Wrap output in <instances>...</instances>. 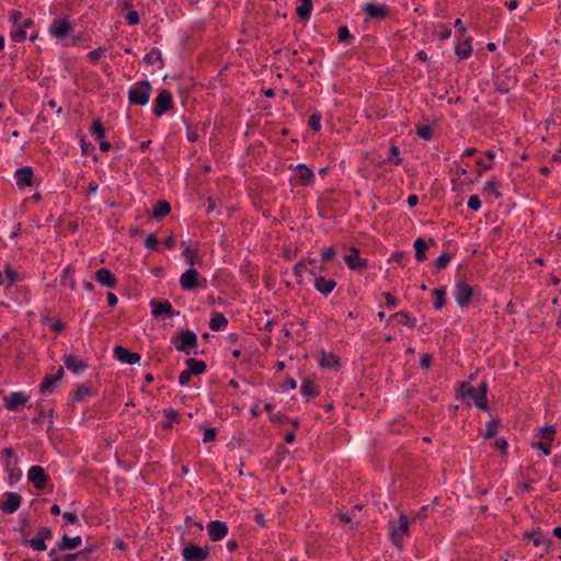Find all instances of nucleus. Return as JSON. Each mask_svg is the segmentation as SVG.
Returning <instances> with one entry per match:
<instances>
[{"label": "nucleus", "mask_w": 561, "mask_h": 561, "mask_svg": "<svg viewBox=\"0 0 561 561\" xmlns=\"http://www.w3.org/2000/svg\"><path fill=\"white\" fill-rule=\"evenodd\" d=\"M486 392L488 386L484 382L478 388L472 387L468 382H462L458 389L457 398L467 400L468 404L470 403V400H472L477 408L488 410Z\"/></svg>", "instance_id": "f257e3e1"}, {"label": "nucleus", "mask_w": 561, "mask_h": 561, "mask_svg": "<svg viewBox=\"0 0 561 561\" xmlns=\"http://www.w3.org/2000/svg\"><path fill=\"white\" fill-rule=\"evenodd\" d=\"M171 342L178 351L186 355L197 354V335L191 330H182L179 335L172 337Z\"/></svg>", "instance_id": "f03ea898"}, {"label": "nucleus", "mask_w": 561, "mask_h": 561, "mask_svg": "<svg viewBox=\"0 0 561 561\" xmlns=\"http://www.w3.org/2000/svg\"><path fill=\"white\" fill-rule=\"evenodd\" d=\"M151 84L148 81L135 83L128 91L129 103L135 105H146L150 99Z\"/></svg>", "instance_id": "7ed1b4c3"}, {"label": "nucleus", "mask_w": 561, "mask_h": 561, "mask_svg": "<svg viewBox=\"0 0 561 561\" xmlns=\"http://www.w3.org/2000/svg\"><path fill=\"white\" fill-rule=\"evenodd\" d=\"M409 533V519L403 513L400 514L398 524L390 522V537L396 547L402 548L403 537Z\"/></svg>", "instance_id": "20e7f679"}, {"label": "nucleus", "mask_w": 561, "mask_h": 561, "mask_svg": "<svg viewBox=\"0 0 561 561\" xmlns=\"http://www.w3.org/2000/svg\"><path fill=\"white\" fill-rule=\"evenodd\" d=\"M182 556L184 561H205L209 557V549L190 543L183 548Z\"/></svg>", "instance_id": "39448f33"}, {"label": "nucleus", "mask_w": 561, "mask_h": 561, "mask_svg": "<svg viewBox=\"0 0 561 561\" xmlns=\"http://www.w3.org/2000/svg\"><path fill=\"white\" fill-rule=\"evenodd\" d=\"M173 106L172 94L169 90H162L154 100L153 113L156 116H162Z\"/></svg>", "instance_id": "423d86ee"}, {"label": "nucleus", "mask_w": 561, "mask_h": 561, "mask_svg": "<svg viewBox=\"0 0 561 561\" xmlns=\"http://www.w3.org/2000/svg\"><path fill=\"white\" fill-rule=\"evenodd\" d=\"M473 288L465 282H459L455 287V299L460 307H467L472 298Z\"/></svg>", "instance_id": "0eeeda50"}, {"label": "nucleus", "mask_w": 561, "mask_h": 561, "mask_svg": "<svg viewBox=\"0 0 561 561\" xmlns=\"http://www.w3.org/2000/svg\"><path fill=\"white\" fill-rule=\"evenodd\" d=\"M27 479L37 490H43L48 481V477L41 466H32L27 472Z\"/></svg>", "instance_id": "6e6552de"}, {"label": "nucleus", "mask_w": 561, "mask_h": 561, "mask_svg": "<svg viewBox=\"0 0 561 561\" xmlns=\"http://www.w3.org/2000/svg\"><path fill=\"white\" fill-rule=\"evenodd\" d=\"M525 538L531 540L533 545L540 549V557H542L545 553H548L551 541L541 531L533 530L530 533H526Z\"/></svg>", "instance_id": "1a4fd4ad"}, {"label": "nucleus", "mask_w": 561, "mask_h": 561, "mask_svg": "<svg viewBox=\"0 0 561 561\" xmlns=\"http://www.w3.org/2000/svg\"><path fill=\"white\" fill-rule=\"evenodd\" d=\"M180 285L184 290H193L199 287L197 271L193 267L185 271L180 277Z\"/></svg>", "instance_id": "9d476101"}, {"label": "nucleus", "mask_w": 561, "mask_h": 561, "mask_svg": "<svg viewBox=\"0 0 561 561\" xmlns=\"http://www.w3.org/2000/svg\"><path fill=\"white\" fill-rule=\"evenodd\" d=\"M207 530L213 541H219L224 539L228 534V527L226 523L219 520H213L207 525Z\"/></svg>", "instance_id": "9b49d317"}, {"label": "nucleus", "mask_w": 561, "mask_h": 561, "mask_svg": "<svg viewBox=\"0 0 561 561\" xmlns=\"http://www.w3.org/2000/svg\"><path fill=\"white\" fill-rule=\"evenodd\" d=\"M21 500L22 497L18 493L8 492L5 493V499L1 501L0 507L3 512L12 514L20 507Z\"/></svg>", "instance_id": "f8f14e48"}, {"label": "nucleus", "mask_w": 561, "mask_h": 561, "mask_svg": "<svg viewBox=\"0 0 561 561\" xmlns=\"http://www.w3.org/2000/svg\"><path fill=\"white\" fill-rule=\"evenodd\" d=\"M95 280L106 287V288H111V289H114L117 285V278L115 277V275L107 268H100L95 272V276H94Z\"/></svg>", "instance_id": "ddd939ff"}, {"label": "nucleus", "mask_w": 561, "mask_h": 561, "mask_svg": "<svg viewBox=\"0 0 561 561\" xmlns=\"http://www.w3.org/2000/svg\"><path fill=\"white\" fill-rule=\"evenodd\" d=\"M150 305L154 317L165 314L168 318H173L175 314H179V312L173 310L172 305L168 300H151Z\"/></svg>", "instance_id": "4468645a"}, {"label": "nucleus", "mask_w": 561, "mask_h": 561, "mask_svg": "<svg viewBox=\"0 0 561 561\" xmlns=\"http://www.w3.org/2000/svg\"><path fill=\"white\" fill-rule=\"evenodd\" d=\"M114 355L119 362L127 363L129 365H134L140 360V355L138 353L130 352L121 345L114 347Z\"/></svg>", "instance_id": "2eb2a0df"}, {"label": "nucleus", "mask_w": 561, "mask_h": 561, "mask_svg": "<svg viewBox=\"0 0 561 561\" xmlns=\"http://www.w3.org/2000/svg\"><path fill=\"white\" fill-rule=\"evenodd\" d=\"M365 13L374 20H383L388 15V7L386 4L366 3L364 7Z\"/></svg>", "instance_id": "dca6fc26"}, {"label": "nucleus", "mask_w": 561, "mask_h": 561, "mask_svg": "<svg viewBox=\"0 0 561 561\" xmlns=\"http://www.w3.org/2000/svg\"><path fill=\"white\" fill-rule=\"evenodd\" d=\"M15 181H16V184L19 187H24V186H32L34 183H33V179H34V173H33V170L32 168L30 167H24V168H20L15 171Z\"/></svg>", "instance_id": "f3484780"}, {"label": "nucleus", "mask_w": 561, "mask_h": 561, "mask_svg": "<svg viewBox=\"0 0 561 561\" xmlns=\"http://www.w3.org/2000/svg\"><path fill=\"white\" fill-rule=\"evenodd\" d=\"M344 261L351 270H362L367 266V261L359 257L358 250L355 248L344 255Z\"/></svg>", "instance_id": "a211bd4d"}, {"label": "nucleus", "mask_w": 561, "mask_h": 561, "mask_svg": "<svg viewBox=\"0 0 561 561\" xmlns=\"http://www.w3.org/2000/svg\"><path fill=\"white\" fill-rule=\"evenodd\" d=\"M62 362L66 368L75 374L82 373L88 368V364L75 355H65Z\"/></svg>", "instance_id": "6ab92c4d"}, {"label": "nucleus", "mask_w": 561, "mask_h": 561, "mask_svg": "<svg viewBox=\"0 0 561 561\" xmlns=\"http://www.w3.org/2000/svg\"><path fill=\"white\" fill-rule=\"evenodd\" d=\"M314 288L322 295H330L336 286L335 280L325 278L323 276H316L313 278Z\"/></svg>", "instance_id": "aec40b11"}, {"label": "nucleus", "mask_w": 561, "mask_h": 561, "mask_svg": "<svg viewBox=\"0 0 561 561\" xmlns=\"http://www.w3.org/2000/svg\"><path fill=\"white\" fill-rule=\"evenodd\" d=\"M70 23L68 20H54L49 26L50 33L57 38H64L70 32Z\"/></svg>", "instance_id": "412c9836"}, {"label": "nucleus", "mask_w": 561, "mask_h": 561, "mask_svg": "<svg viewBox=\"0 0 561 561\" xmlns=\"http://www.w3.org/2000/svg\"><path fill=\"white\" fill-rule=\"evenodd\" d=\"M4 400V407L10 411H15L20 405H23L27 401V397L22 392H12Z\"/></svg>", "instance_id": "4be33fe9"}, {"label": "nucleus", "mask_w": 561, "mask_h": 561, "mask_svg": "<svg viewBox=\"0 0 561 561\" xmlns=\"http://www.w3.org/2000/svg\"><path fill=\"white\" fill-rule=\"evenodd\" d=\"M62 376H64V369H62V367H59L57 374H55L53 376L45 377V379L43 380V382L41 385V391L42 392H45V391L51 392L54 387L62 378Z\"/></svg>", "instance_id": "5701e85b"}, {"label": "nucleus", "mask_w": 561, "mask_h": 561, "mask_svg": "<svg viewBox=\"0 0 561 561\" xmlns=\"http://www.w3.org/2000/svg\"><path fill=\"white\" fill-rule=\"evenodd\" d=\"M4 470L8 472L9 481L11 484L18 482L21 478V471L18 468V459L4 460Z\"/></svg>", "instance_id": "b1692460"}, {"label": "nucleus", "mask_w": 561, "mask_h": 561, "mask_svg": "<svg viewBox=\"0 0 561 561\" xmlns=\"http://www.w3.org/2000/svg\"><path fill=\"white\" fill-rule=\"evenodd\" d=\"M82 540L80 536L69 537L68 535H64L61 541L58 543V549L61 551L72 550L78 548Z\"/></svg>", "instance_id": "393cba45"}, {"label": "nucleus", "mask_w": 561, "mask_h": 561, "mask_svg": "<svg viewBox=\"0 0 561 561\" xmlns=\"http://www.w3.org/2000/svg\"><path fill=\"white\" fill-rule=\"evenodd\" d=\"M296 176L298 178L301 185H308L313 178V172L305 164H299L296 168Z\"/></svg>", "instance_id": "a878e982"}, {"label": "nucleus", "mask_w": 561, "mask_h": 561, "mask_svg": "<svg viewBox=\"0 0 561 561\" xmlns=\"http://www.w3.org/2000/svg\"><path fill=\"white\" fill-rule=\"evenodd\" d=\"M171 211V206L167 201H159L152 210L151 216L156 219H162Z\"/></svg>", "instance_id": "bb28decb"}, {"label": "nucleus", "mask_w": 561, "mask_h": 561, "mask_svg": "<svg viewBox=\"0 0 561 561\" xmlns=\"http://www.w3.org/2000/svg\"><path fill=\"white\" fill-rule=\"evenodd\" d=\"M415 250V260L417 262H424L426 257L427 243L422 238H417L413 243Z\"/></svg>", "instance_id": "cd10ccee"}, {"label": "nucleus", "mask_w": 561, "mask_h": 561, "mask_svg": "<svg viewBox=\"0 0 561 561\" xmlns=\"http://www.w3.org/2000/svg\"><path fill=\"white\" fill-rule=\"evenodd\" d=\"M228 325L227 318L220 313L217 312L213 316V318L209 321V327L213 331H221Z\"/></svg>", "instance_id": "c85d7f7f"}, {"label": "nucleus", "mask_w": 561, "mask_h": 561, "mask_svg": "<svg viewBox=\"0 0 561 561\" xmlns=\"http://www.w3.org/2000/svg\"><path fill=\"white\" fill-rule=\"evenodd\" d=\"M301 393L307 398H312L319 394V388L312 380L305 379L301 385Z\"/></svg>", "instance_id": "c756f323"}, {"label": "nucleus", "mask_w": 561, "mask_h": 561, "mask_svg": "<svg viewBox=\"0 0 561 561\" xmlns=\"http://www.w3.org/2000/svg\"><path fill=\"white\" fill-rule=\"evenodd\" d=\"M187 370L192 375H199L206 370V363L203 360H196L194 358H188L186 360Z\"/></svg>", "instance_id": "7c9ffc66"}, {"label": "nucleus", "mask_w": 561, "mask_h": 561, "mask_svg": "<svg viewBox=\"0 0 561 561\" xmlns=\"http://www.w3.org/2000/svg\"><path fill=\"white\" fill-rule=\"evenodd\" d=\"M432 295L434 297V308L437 310L444 308L446 305V289L435 288L432 290Z\"/></svg>", "instance_id": "2f4dec72"}, {"label": "nucleus", "mask_w": 561, "mask_h": 561, "mask_svg": "<svg viewBox=\"0 0 561 561\" xmlns=\"http://www.w3.org/2000/svg\"><path fill=\"white\" fill-rule=\"evenodd\" d=\"M472 53L471 38L465 39L456 46V54L461 58H468Z\"/></svg>", "instance_id": "473e14b6"}, {"label": "nucleus", "mask_w": 561, "mask_h": 561, "mask_svg": "<svg viewBox=\"0 0 561 561\" xmlns=\"http://www.w3.org/2000/svg\"><path fill=\"white\" fill-rule=\"evenodd\" d=\"M296 11L299 18H301L302 20H308L312 11V1L300 0V4L297 7Z\"/></svg>", "instance_id": "72a5a7b5"}, {"label": "nucleus", "mask_w": 561, "mask_h": 561, "mask_svg": "<svg viewBox=\"0 0 561 561\" xmlns=\"http://www.w3.org/2000/svg\"><path fill=\"white\" fill-rule=\"evenodd\" d=\"M181 248L183 249V256L185 257L186 262L193 266L195 265L196 256H197V250L191 249L186 241L181 242Z\"/></svg>", "instance_id": "f704fd0d"}, {"label": "nucleus", "mask_w": 561, "mask_h": 561, "mask_svg": "<svg viewBox=\"0 0 561 561\" xmlns=\"http://www.w3.org/2000/svg\"><path fill=\"white\" fill-rule=\"evenodd\" d=\"M314 259H304L294 266V274L298 283H301L302 273L307 270V265L313 264Z\"/></svg>", "instance_id": "c9c22d12"}, {"label": "nucleus", "mask_w": 561, "mask_h": 561, "mask_svg": "<svg viewBox=\"0 0 561 561\" xmlns=\"http://www.w3.org/2000/svg\"><path fill=\"white\" fill-rule=\"evenodd\" d=\"M392 317L396 318L400 324L409 325L412 328L415 327L416 319L411 318L405 311L396 312Z\"/></svg>", "instance_id": "e433bc0d"}, {"label": "nucleus", "mask_w": 561, "mask_h": 561, "mask_svg": "<svg viewBox=\"0 0 561 561\" xmlns=\"http://www.w3.org/2000/svg\"><path fill=\"white\" fill-rule=\"evenodd\" d=\"M91 394V386L89 382H84L77 388L73 400L82 401L85 397Z\"/></svg>", "instance_id": "4c0bfd02"}, {"label": "nucleus", "mask_w": 561, "mask_h": 561, "mask_svg": "<svg viewBox=\"0 0 561 561\" xmlns=\"http://www.w3.org/2000/svg\"><path fill=\"white\" fill-rule=\"evenodd\" d=\"M499 426H500L499 420L492 419L491 421H489V423L486 425L485 433H484V438L490 439V438L495 437L499 432Z\"/></svg>", "instance_id": "58836bf2"}, {"label": "nucleus", "mask_w": 561, "mask_h": 561, "mask_svg": "<svg viewBox=\"0 0 561 561\" xmlns=\"http://www.w3.org/2000/svg\"><path fill=\"white\" fill-rule=\"evenodd\" d=\"M319 363L321 367L329 368L337 364V358L332 354L322 352Z\"/></svg>", "instance_id": "ea45409f"}, {"label": "nucleus", "mask_w": 561, "mask_h": 561, "mask_svg": "<svg viewBox=\"0 0 561 561\" xmlns=\"http://www.w3.org/2000/svg\"><path fill=\"white\" fill-rule=\"evenodd\" d=\"M91 134L96 140H101L105 137V127L100 121H94L91 126Z\"/></svg>", "instance_id": "a19ab883"}, {"label": "nucleus", "mask_w": 561, "mask_h": 561, "mask_svg": "<svg viewBox=\"0 0 561 561\" xmlns=\"http://www.w3.org/2000/svg\"><path fill=\"white\" fill-rule=\"evenodd\" d=\"M144 61L147 65H153L157 61L162 62L161 51L158 48H152L145 57Z\"/></svg>", "instance_id": "79ce46f5"}, {"label": "nucleus", "mask_w": 561, "mask_h": 561, "mask_svg": "<svg viewBox=\"0 0 561 561\" xmlns=\"http://www.w3.org/2000/svg\"><path fill=\"white\" fill-rule=\"evenodd\" d=\"M23 545H28V546H31L36 551L46 550L45 541L41 537H38L37 535L34 538L30 539V540H24Z\"/></svg>", "instance_id": "37998d69"}, {"label": "nucleus", "mask_w": 561, "mask_h": 561, "mask_svg": "<svg viewBox=\"0 0 561 561\" xmlns=\"http://www.w3.org/2000/svg\"><path fill=\"white\" fill-rule=\"evenodd\" d=\"M556 435V428L552 425H547L539 430V438L552 442Z\"/></svg>", "instance_id": "c03bdc74"}, {"label": "nucleus", "mask_w": 561, "mask_h": 561, "mask_svg": "<svg viewBox=\"0 0 561 561\" xmlns=\"http://www.w3.org/2000/svg\"><path fill=\"white\" fill-rule=\"evenodd\" d=\"M165 413V416L168 419V421L165 423H163V426L165 428H170L172 426V423H179L180 421V414L178 411L173 410V409H170V410H165L164 411Z\"/></svg>", "instance_id": "a18cd8bd"}, {"label": "nucleus", "mask_w": 561, "mask_h": 561, "mask_svg": "<svg viewBox=\"0 0 561 561\" xmlns=\"http://www.w3.org/2000/svg\"><path fill=\"white\" fill-rule=\"evenodd\" d=\"M73 272L75 271L70 265L65 268L61 278L62 285L69 286L70 288H75V280L72 279Z\"/></svg>", "instance_id": "49530a36"}, {"label": "nucleus", "mask_w": 561, "mask_h": 561, "mask_svg": "<svg viewBox=\"0 0 561 561\" xmlns=\"http://www.w3.org/2000/svg\"><path fill=\"white\" fill-rule=\"evenodd\" d=\"M11 38L14 42H23L26 38V30L21 25H16L11 32Z\"/></svg>", "instance_id": "de8ad7c7"}, {"label": "nucleus", "mask_w": 561, "mask_h": 561, "mask_svg": "<svg viewBox=\"0 0 561 561\" xmlns=\"http://www.w3.org/2000/svg\"><path fill=\"white\" fill-rule=\"evenodd\" d=\"M56 553V550L53 549L50 552H49V556L53 557V560L51 561H75L82 552H77V553H70V554H65L62 557H59V556H55Z\"/></svg>", "instance_id": "09e8293b"}, {"label": "nucleus", "mask_w": 561, "mask_h": 561, "mask_svg": "<svg viewBox=\"0 0 561 561\" xmlns=\"http://www.w3.org/2000/svg\"><path fill=\"white\" fill-rule=\"evenodd\" d=\"M416 133L421 138L425 140H430L433 136V129L428 125L419 126Z\"/></svg>", "instance_id": "8fccbe9b"}, {"label": "nucleus", "mask_w": 561, "mask_h": 561, "mask_svg": "<svg viewBox=\"0 0 561 561\" xmlns=\"http://www.w3.org/2000/svg\"><path fill=\"white\" fill-rule=\"evenodd\" d=\"M450 262V255L447 253H443L435 261V266L437 270L445 268Z\"/></svg>", "instance_id": "3c124183"}, {"label": "nucleus", "mask_w": 561, "mask_h": 561, "mask_svg": "<svg viewBox=\"0 0 561 561\" xmlns=\"http://www.w3.org/2000/svg\"><path fill=\"white\" fill-rule=\"evenodd\" d=\"M551 443L550 440H545V439H539L537 443H534V447L542 450V453L545 455H550L551 450H550V447H551Z\"/></svg>", "instance_id": "603ef678"}, {"label": "nucleus", "mask_w": 561, "mask_h": 561, "mask_svg": "<svg viewBox=\"0 0 561 561\" xmlns=\"http://www.w3.org/2000/svg\"><path fill=\"white\" fill-rule=\"evenodd\" d=\"M321 115H318V114H312L310 117H309V122H308V125L309 127L314 130V131H319L321 129Z\"/></svg>", "instance_id": "864d4df0"}, {"label": "nucleus", "mask_w": 561, "mask_h": 561, "mask_svg": "<svg viewBox=\"0 0 561 561\" xmlns=\"http://www.w3.org/2000/svg\"><path fill=\"white\" fill-rule=\"evenodd\" d=\"M145 245H146V248H148L150 250H157L158 239L156 238V236L153 233H150L146 237Z\"/></svg>", "instance_id": "5fc2aeb1"}, {"label": "nucleus", "mask_w": 561, "mask_h": 561, "mask_svg": "<svg viewBox=\"0 0 561 561\" xmlns=\"http://www.w3.org/2000/svg\"><path fill=\"white\" fill-rule=\"evenodd\" d=\"M467 205L472 210H479L481 208V201L478 195H471Z\"/></svg>", "instance_id": "6e6d98bb"}, {"label": "nucleus", "mask_w": 561, "mask_h": 561, "mask_svg": "<svg viewBox=\"0 0 561 561\" xmlns=\"http://www.w3.org/2000/svg\"><path fill=\"white\" fill-rule=\"evenodd\" d=\"M125 19L129 25H137L139 23V14L135 10L129 11Z\"/></svg>", "instance_id": "4d7b16f0"}, {"label": "nucleus", "mask_w": 561, "mask_h": 561, "mask_svg": "<svg viewBox=\"0 0 561 561\" xmlns=\"http://www.w3.org/2000/svg\"><path fill=\"white\" fill-rule=\"evenodd\" d=\"M337 36L340 42H346L351 38V33L346 26H340L337 30Z\"/></svg>", "instance_id": "13d9d810"}, {"label": "nucleus", "mask_w": 561, "mask_h": 561, "mask_svg": "<svg viewBox=\"0 0 561 561\" xmlns=\"http://www.w3.org/2000/svg\"><path fill=\"white\" fill-rule=\"evenodd\" d=\"M216 435H217L216 430L214 427H209V428L205 430V432H204L203 442L204 443L213 442V440H215Z\"/></svg>", "instance_id": "bf43d9fd"}, {"label": "nucleus", "mask_w": 561, "mask_h": 561, "mask_svg": "<svg viewBox=\"0 0 561 561\" xmlns=\"http://www.w3.org/2000/svg\"><path fill=\"white\" fill-rule=\"evenodd\" d=\"M1 459L2 461L4 462V460H11L13 461L14 459H16L15 457V453L12 448H4L2 451H1Z\"/></svg>", "instance_id": "052dcab7"}, {"label": "nucleus", "mask_w": 561, "mask_h": 561, "mask_svg": "<svg viewBox=\"0 0 561 561\" xmlns=\"http://www.w3.org/2000/svg\"><path fill=\"white\" fill-rule=\"evenodd\" d=\"M4 273L10 284H14L20 280V275L14 270L8 267Z\"/></svg>", "instance_id": "680f3d73"}, {"label": "nucleus", "mask_w": 561, "mask_h": 561, "mask_svg": "<svg viewBox=\"0 0 561 561\" xmlns=\"http://www.w3.org/2000/svg\"><path fill=\"white\" fill-rule=\"evenodd\" d=\"M336 252L334 248L330 247L327 249H323L321 252V257L323 261H330L335 256Z\"/></svg>", "instance_id": "e2e57ef3"}, {"label": "nucleus", "mask_w": 561, "mask_h": 561, "mask_svg": "<svg viewBox=\"0 0 561 561\" xmlns=\"http://www.w3.org/2000/svg\"><path fill=\"white\" fill-rule=\"evenodd\" d=\"M192 374L187 370V368L185 370H183L180 376H179V382L180 385L182 386H186L188 385V382L191 381V378H192Z\"/></svg>", "instance_id": "0e129e2a"}, {"label": "nucleus", "mask_w": 561, "mask_h": 561, "mask_svg": "<svg viewBox=\"0 0 561 561\" xmlns=\"http://www.w3.org/2000/svg\"><path fill=\"white\" fill-rule=\"evenodd\" d=\"M310 265H311V268L309 271L310 275H312L313 278H316V276H321L320 274L324 271V267L322 265H318L316 261L313 264H310Z\"/></svg>", "instance_id": "69168bd1"}, {"label": "nucleus", "mask_w": 561, "mask_h": 561, "mask_svg": "<svg viewBox=\"0 0 561 561\" xmlns=\"http://www.w3.org/2000/svg\"><path fill=\"white\" fill-rule=\"evenodd\" d=\"M104 51H105V48L99 47L98 49L90 51L88 57L92 61H98L101 58V56L103 55Z\"/></svg>", "instance_id": "338daca9"}, {"label": "nucleus", "mask_w": 561, "mask_h": 561, "mask_svg": "<svg viewBox=\"0 0 561 561\" xmlns=\"http://www.w3.org/2000/svg\"><path fill=\"white\" fill-rule=\"evenodd\" d=\"M383 296H385V298H386V305H387V307H389V308H394V307H397V305H398V299H397L394 296H392L390 293H385V294H383Z\"/></svg>", "instance_id": "774afa93"}]
</instances>
